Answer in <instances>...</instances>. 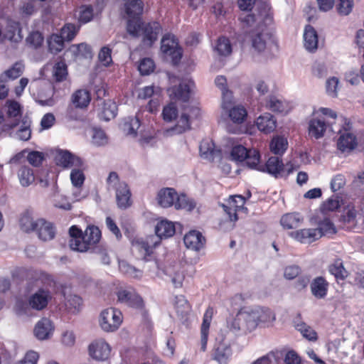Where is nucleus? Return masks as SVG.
Listing matches in <instances>:
<instances>
[{
	"instance_id": "obj_11",
	"label": "nucleus",
	"mask_w": 364,
	"mask_h": 364,
	"mask_svg": "<svg viewBox=\"0 0 364 364\" xmlns=\"http://www.w3.org/2000/svg\"><path fill=\"white\" fill-rule=\"evenodd\" d=\"M245 199L242 196L236 195L230 196L226 203L222 204L224 211L229 217L230 222H235L238 220L237 213L242 211L245 208Z\"/></svg>"
},
{
	"instance_id": "obj_59",
	"label": "nucleus",
	"mask_w": 364,
	"mask_h": 364,
	"mask_svg": "<svg viewBox=\"0 0 364 364\" xmlns=\"http://www.w3.org/2000/svg\"><path fill=\"white\" fill-rule=\"evenodd\" d=\"M296 329L300 331L302 336L309 341H315L317 340L316 332L306 323H301L297 324Z\"/></svg>"
},
{
	"instance_id": "obj_45",
	"label": "nucleus",
	"mask_w": 364,
	"mask_h": 364,
	"mask_svg": "<svg viewBox=\"0 0 364 364\" xmlns=\"http://www.w3.org/2000/svg\"><path fill=\"white\" fill-rule=\"evenodd\" d=\"M247 114L246 109L242 106H235L229 110V117L233 123L237 124H242Z\"/></svg>"
},
{
	"instance_id": "obj_23",
	"label": "nucleus",
	"mask_w": 364,
	"mask_h": 364,
	"mask_svg": "<svg viewBox=\"0 0 364 364\" xmlns=\"http://www.w3.org/2000/svg\"><path fill=\"white\" fill-rule=\"evenodd\" d=\"M340 133V136L338 139L337 146L341 152H350L353 150L357 146V139L355 136L348 131H344Z\"/></svg>"
},
{
	"instance_id": "obj_53",
	"label": "nucleus",
	"mask_w": 364,
	"mask_h": 364,
	"mask_svg": "<svg viewBox=\"0 0 364 364\" xmlns=\"http://www.w3.org/2000/svg\"><path fill=\"white\" fill-rule=\"evenodd\" d=\"M174 207L176 209H186L191 211L196 207V203L186 195L178 196L177 194Z\"/></svg>"
},
{
	"instance_id": "obj_63",
	"label": "nucleus",
	"mask_w": 364,
	"mask_h": 364,
	"mask_svg": "<svg viewBox=\"0 0 364 364\" xmlns=\"http://www.w3.org/2000/svg\"><path fill=\"white\" fill-rule=\"evenodd\" d=\"M154 61L150 58L143 59L139 65V70L143 75H149L154 70Z\"/></svg>"
},
{
	"instance_id": "obj_21",
	"label": "nucleus",
	"mask_w": 364,
	"mask_h": 364,
	"mask_svg": "<svg viewBox=\"0 0 364 364\" xmlns=\"http://www.w3.org/2000/svg\"><path fill=\"white\" fill-rule=\"evenodd\" d=\"M183 242L188 249L199 251L204 247L205 239L200 232L191 230L185 235Z\"/></svg>"
},
{
	"instance_id": "obj_1",
	"label": "nucleus",
	"mask_w": 364,
	"mask_h": 364,
	"mask_svg": "<svg viewBox=\"0 0 364 364\" xmlns=\"http://www.w3.org/2000/svg\"><path fill=\"white\" fill-rule=\"evenodd\" d=\"M240 20L243 32L250 35L252 44L255 50L261 52L267 46L275 43L272 33L261 26L262 23L267 26L272 21V16L267 6H264L257 14H246Z\"/></svg>"
},
{
	"instance_id": "obj_18",
	"label": "nucleus",
	"mask_w": 364,
	"mask_h": 364,
	"mask_svg": "<svg viewBox=\"0 0 364 364\" xmlns=\"http://www.w3.org/2000/svg\"><path fill=\"white\" fill-rule=\"evenodd\" d=\"M314 220L318 225V228L314 229L319 231L320 238L323 235H332L336 232V227L328 215L318 213Z\"/></svg>"
},
{
	"instance_id": "obj_49",
	"label": "nucleus",
	"mask_w": 364,
	"mask_h": 364,
	"mask_svg": "<svg viewBox=\"0 0 364 364\" xmlns=\"http://www.w3.org/2000/svg\"><path fill=\"white\" fill-rule=\"evenodd\" d=\"M266 107L272 112H284L287 105L281 99L276 96H269L266 102Z\"/></svg>"
},
{
	"instance_id": "obj_48",
	"label": "nucleus",
	"mask_w": 364,
	"mask_h": 364,
	"mask_svg": "<svg viewBox=\"0 0 364 364\" xmlns=\"http://www.w3.org/2000/svg\"><path fill=\"white\" fill-rule=\"evenodd\" d=\"M340 207V200L338 196H333L323 202L320 207L321 213L328 215V212L337 210Z\"/></svg>"
},
{
	"instance_id": "obj_34",
	"label": "nucleus",
	"mask_w": 364,
	"mask_h": 364,
	"mask_svg": "<svg viewBox=\"0 0 364 364\" xmlns=\"http://www.w3.org/2000/svg\"><path fill=\"white\" fill-rule=\"evenodd\" d=\"M4 37L11 42H20L23 38L20 24L15 21L10 22L7 26Z\"/></svg>"
},
{
	"instance_id": "obj_25",
	"label": "nucleus",
	"mask_w": 364,
	"mask_h": 364,
	"mask_svg": "<svg viewBox=\"0 0 364 364\" xmlns=\"http://www.w3.org/2000/svg\"><path fill=\"white\" fill-rule=\"evenodd\" d=\"M224 339L216 345L213 353V358L220 364H227L232 354L230 343L225 341L227 335H224Z\"/></svg>"
},
{
	"instance_id": "obj_32",
	"label": "nucleus",
	"mask_w": 364,
	"mask_h": 364,
	"mask_svg": "<svg viewBox=\"0 0 364 364\" xmlns=\"http://www.w3.org/2000/svg\"><path fill=\"white\" fill-rule=\"evenodd\" d=\"M303 220V218L299 213H291L284 215L280 223L285 229H295L300 226Z\"/></svg>"
},
{
	"instance_id": "obj_41",
	"label": "nucleus",
	"mask_w": 364,
	"mask_h": 364,
	"mask_svg": "<svg viewBox=\"0 0 364 364\" xmlns=\"http://www.w3.org/2000/svg\"><path fill=\"white\" fill-rule=\"evenodd\" d=\"M328 270L337 279H345L348 274L341 259H336L333 264L329 265Z\"/></svg>"
},
{
	"instance_id": "obj_16",
	"label": "nucleus",
	"mask_w": 364,
	"mask_h": 364,
	"mask_svg": "<svg viewBox=\"0 0 364 364\" xmlns=\"http://www.w3.org/2000/svg\"><path fill=\"white\" fill-rule=\"evenodd\" d=\"M56 164L64 168H80L83 162L80 158L73 155L68 151L60 150L55 156Z\"/></svg>"
},
{
	"instance_id": "obj_40",
	"label": "nucleus",
	"mask_w": 364,
	"mask_h": 364,
	"mask_svg": "<svg viewBox=\"0 0 364 364\" xmlns=\"http://www.w3.org/2000/svg\"><path fill=\"white\" fill-rule=\"evenodd\" d=\"M18 177L20 183L23 187H27L35 181L33 170L27 166H22L18 171Z\"/></svg>"
},
{
	"instance_id": "obj_52",
	"label": "nucleus",
	"mask_w": 364,
	"mask_h": 364,
	"mask_svg": "<svg viewBox=\"0 0 364 364\" xmlns=\"http://www.w3.org/2000/svg\"><path fill=\"white\" fill-rule=\"evenodd\" d=\"M140 127L139 119L137 117H131L126 120L123 124V129L127 135L136 136V131Z\"/></svg>"
},
{
	"instance_id": "obj_35",
	"label": "nucleus",
	"mask_w": 364,
	"mask_h": 364,
	"mask_svg": "<svg viewBox=\"0 0 364 364\" xmlns=\"http://www.w3.org/2000/svg\"><path fill=\"white\" fill-rule=\"evenodd\" d=\"M38 223V218H33L28 213L23 214L19 220L21 229L27 233L35 232Z\"/></svg>"
},
{
	"instance_id": "obj_39",
	"label": "nucleus",
	"mask_w": 364,
	"mask_h": 364,
	"mask_svg": "<svg viewBox=\"0 0 364 364\" xmlns=\"http://www.w3.org/2000/svg\"><path fill=\"white\" fill-rule=\"evenodd\" d=\"M68 70L66 64L63 61H59L55 64L52 71V80L54 82H60L66 79Z\"/></svg>"
},
{
	"instance_id": "obj_57",
	"label": "nucleus",
	"mask_w": 364,
	"mask_h": 364,
	"mask_svg": "<svg viewBox=\"0 0 364 364\" xmlns=\"http://www.w3.org/2000/svg\"><path fill=\"white\" fill-rule=\"evenodd\" d=\"M79 28L74 24L68 23L65 25L60 31L59 35L64 41H72L78 31Z\"/></svg>"
},
{
	"instance_id": "obj_54",
	"label": "nucleus",
	"mask_w": 364,
	"mask_h": 364,
	"mask_svg": "<svg viewBox=\"0 0 364 364\" xmlns=\"http://www.w3.org/2000/svg\"><path fill=\"white\" fill-rule=\"evenodd\" d=\"M144 23H142L139 18L133 17L127 21V31L134 37L141 36V27Z\"/></svg>"
},
{
	"instance_id": "obj_60",
	"label": "nucleus",
	"mask_w": 364,
	"mask_h": 364,
	"mask_svg": "<svg viewBox=\"0 0 364 364\" xmlns=\"http://www.w3.org/2000/svg\"><path fill=\"white\" fill-rule=\"evenodd\" d=\"M161 90L159 87H154V86H147L144 87L138 95V97L140 99L146 100L151 97L153 98L160 96Z\"/></svg>"
},
{
	"instance_id": "obj_15",
	"label": "nucleus",
	"mask_w": 364,
	"mask_h": 364,
	"mask_svg": "<svg viewBox=\"0 0 364 364\" xmlns=\"http://www.w3.org/2000/svg\"><path fill=\"white\" fill-rule=\"evenodd\" d=\"M110 346L104 340L94 341L89 346L90 355L97 360H105L109 356Z\"/></svg>"
},
{
	"instance_id": "obj_47",
	"label": "nucleus",
	"mask_w": 364,
	"mask_h": 364,
	"mask_svg": "<svg viewBox=\"0 0 364 364\" xmlns=\"http://www.w3.org/2000/svg\"><path fill=\"white\" fill-rule=\"evenodd\" d=\"M65 307L71 313H77L80 311L82 305V299L75 294H69L65 297Z\"/></svg>"
},
{
	"instance_id": "obj_12",
	"label": "nucleus",
	"mask_w": 364,
	"mask_h": 364,
	"mask_svg": "<svg viewBox=\"0 0 364 364\" xmlns=\"http://www.w3.org/2000/svg\"><path fill=\"white\" fill-rule=\"evenodd\" d=\"M315 116L309 123V134L311 137H314L316 139L323 137L328 127L331 131L335 132L333 128V122L326 121L325 119L321 118L319 115Z\"/></svg>"
},
{
	"instance_id": "obj_26",
	"label": "nucleus",
	"mask_w": 364,
	"mask_h": 364,
	"mask_svg": "<svg viewBox=\"0 0 364 364\" xmlns=\"http://www.w3.org/2000/svg\"><path fill=\"white\" fill-rule=\"evenodd\" d=\"M177 192L171 188H161L157 193L158 204L162 208H169L175 205Z\"/></svg>"
},
{
	"instance_id": "obj_22",
	"label": "nucleus",
	"mask_w": 364,
	"mask_h": 364,
	"mask_svg": "<svg viewBox=\"0 0 364 364\" xmlns=\"http://www.w3.org/2000/svg\"><path fill=\"white\" fill-rule=\"evenodd\" d=\"M53 330L52 321L48 318H43L36 324L33 333L38 340H46L51 336Z\"/></svg>"
},
{
	"instance_id": "obj_7",
	"label": "nucleus",
	"mask_w": 364,
	"mask_h": 364,
	"mask_svg": "<svg viewBox=\"0 0 364 364\" xmlns=\"http://www.w3.org/2000/svg\"><path fill=\"white\" fill-rule=\"evenodd\" d=\"M254 168L261 171H267L275 177L287 176L294 169L293 164L291 163L284 165L278 156L270 157L265 165L259 164V161Z\"/></svg>"
},
{
	"instance_id": "obj_31",
	"label": "nucleus",
	"mask_w": 364,
	"mask_h": 364,
	"mask_svg": "<svg viewBox=\"0 0 364 364\" xmlns=\"http://www.w3.org/2000/svg\"><path fill=\"white\" fill-rule=\"evenodd\" d=\"M6 120L12 125V128L16 127L21 118V106L20 105L14 101L8 102L6 103Z\"/></svg>"
},
{
	"instance_id": "obj_28",
	"label": "nucleus",
	"mask_w": 364,
	"mask_h": 364,
	"mask_svg": "<svg viewBox=\"0 0 364 364\" xmlns=\"http://www.w3.org/2000/svg\"><path fill=\"white\" fill-rule=\"evenodd\" d=\"M312 294L317 299H323L328 291V283L322 277H316L310 285Z\"/></svg>"
},
{
	"instance_id": "obj_43",
	"label": "nucleus",
	"mask_w": 364,
	"mask_h": 364,
	"mask_svg": "<svg viewBox=\"0 0 364 364\" xmlns=\"http://www.w3.org/2000/svg\"><path fill=\"white\" fill-rule=\"evenodd\" d=\"M215 51L220 56L226 57L230 55L232 53V45L230 40L225 37L218 38L215 47Z\"/></svg>"
},
{
	"instance_id": "obj_14",
	"label": "nucleus",
	"mask_w": 364,
	"mask_h": 364,
	"mask_svg": "<svg viewBox=\"0 0 364 364\" xmlns=\"http://www.w3.org/2000/svg\"><path fill=\"white\" fill-rule=\"evenodd\" d=\"M117 301L129 306L141 308L143 305L141 298L132 289H120L117 292Z\"/></svg>"
},
{
	"instance_id": "obj_64",
	"label": "nucleus",
	"mask_w": 364,
	"mask_h": 364,
	"mask_svg": "<svg viewBox=\"0 0 364 364\" xmlns=\"http://www.w3.org/2000/svg\"><path fill=\"white\" fill-rule=\"evenodd\" d=\"M338 11L340 14L346 16L348 15L353 9V0H338Z\"/></svg>"
},
{
	"instance_id": "obj_24",
	"label": "nucleus",
	"mask_w": 364,
	"mask_h": 364,
	"mask_svg": "<svg viewBox=\"0 0 364 364\" xmlns=\"http://www.w3.org/2000/svg\"><path fill=\"white\" fill-rule=\"evenodd\" d=\"M35 232L43 241H49L54 238L55 230L53 225L43 218H38V228Z\"/></svg>"
},
{
	"instance_id": "obj_46",
	"label": "nucleus",
	"mask_w": 364,
	"mask_h": 364,
	"mask_svg": "<svg viewBox=\"0 0 364 364\" xmlns=\"http://www.w3.org/2000/svg\"><path fill=\"white\" fill-rule=\"evenodd\" d=\"M64 40L58 34H53L48 39V48L50 53H58L64 48Z\"/></svg>"
},
{
	"instance_id": "obj_10",
	"label": "nucleus",
	"mask_w": 364,
	"mask_h": 364,
	"mask_svg": "<svg viewBox=\"0 0 364 364\" xmlns=\"http://www.w3.org/2000/svg\"><path fill=\"white\" fill-rule=\"evenodd\" d=\"M161 50L173 64H177L182 57L181 48L173 35L167 34L162 38Z\"/></svg>"
},
{
	"instance_id": "obj_6",
	"label": "nucleus",
	"mask_w": 364,
	"mask_h": 364,
	"mask_svg": "<svg viewBox=\"0 0 364 364\" xmlns=\"http://www.w3.org/2000/svg\"><path fill=\"white\" fill-rule=\"evenodd\" d=\"M230 157L232 161H245L250 168H255L260 160V155L257 150L247 149L242 145L234 146L230 151Z\"/></svg>"
},
{
	"instance_id": "obj_4",
	"label": "nucleus",
	"mask_w": 364,
	"mask_h": 364,
	"mask_svg": "<svg viewBox=\"0 0 364 364\" xmlns=\"http://www.w3.org/2000/svg\"><path fill=\"white\" fill-rule=\"evenodd\" d=\"M239 317L246 331L250 332L260 323H269L275 320V314L270 309L259 306L242 309L239 311Z\"/></svg>"
},
{
	"instance_id": "obj_50",
	"label": "nucleus",
	"mask_w": 364,
	"mask_h": 364,
	"mask_svg": "<svg viewBox=\"0 0 364 364\" xmlns=\"http://www.w3.org/2000/svg\"><path fill=\"white\" fill-rule=\"evenodd\" d=\"M23 68L24 66L22 63H16L10 69L1 74V79L15 80L22 74Z\"/></svg>"
},
{
	"instance_id": "obj_38",
	"label": "nucleus",
	"mask_w": 364,
	"mask_h": 364,
	"mask_svg": "<svg viewBox=\"0 0 364 364\" xmlns=\"http://www.w3.org/2000/svg\"><path fill=\"white\" fill-rule=\"evenodd\" d=\"M174 305L178 316L181 318H186L191 311V306L184 296H176Z\"/></svg>"
},
{
	"instance_id": "obj_56",
	"label": "nucleus",
	"mask_w": 364,
	"mask_h": 364,
	"mask_svg": "<svg viewBox=\"0 0 364 364\" xmlns=\"http://www.w3.org/2000/svg\"><path fill=\"white\" fill-rule=\"evenodd\" d=\"M108 142V139L105 132L100 128L92 129V143L97 146H104Z\"/></svg>"
},
{
	"instance_id": "obj_58",
	"label": "nucleus",
	"mask_w": 364,
	"mask_h": 364,
	"mask_svg": "<svg viewBox=\"0 0 364 364\" xmlns=\"http://www.w3.org/2000/svg\"><path fill=\"white\" fill-rule=\"evenodd\" d=\"M26 41L29 46L38 48L41 46L43 42V36L39 31H32L27 36Z\"/></svg>"
},
{
	"instance_id": "obj_33",
	"label": "nucleus",
	"mask_w": 364,
	"mask_h": 364,
	"mask_svg": "<svg viewBox=\"0 0 364 364\" xmlns=\"http://www.w3.org/2000/svg\"><path fill=\"white\" fill-rule=\"evenodd\" d=\"M226 328L228 333L237 335L239 332H247L243 322L239 317V311L235 316H230L226 320Z\"/></svg>"
},
{
	"instance_id": "obj_44",
	"label": "nucleus",
	"mask_w": 364,
	"mask_h": 364,
	"mask_svg": "<svg viewBox=\"0 0 364 364\" xmlns=\"http://www.w3.org/2000/svg\"><path fill=\"white\" fill-rule=\"evenodd\" d=\"M288 142L286 138L277 136L270 143V149L275 154H282L287 149Z\"/></svg>"
},
{
	"instance_id": "obj_13",
	"label": "nucleus",
	"mask_w": 364,
	"mask_h": 364,
	"mask_svg": "<svg viewBox=\"0 0 364 364\" xmlns=\"http://www.w3.org/2000/svg\"><path fill=\"white\" fill-rule=\"evenodd\" d=\"M51 299L52 296L49 290L39 289L29 296L28 302L31 309L41 311L46 308Z\"/></svg>"
},
{
	"instance_id": "obj_42",
	"label": "nucleus",
	"mask_w": 364,
	"mask_h": 364,
	"mask_svg": "<svg viewBox=\"0 0 364 364\" xmlns=\"http://www.w3.org/2000/svg\"><path fill=\"white\" fill-rule=\"evenodd\" d=\"M117 107L115 102L112 100L105 101L102 108L100 117L105 121H109L115 117L117 114Z\"/></svg>"
},
{
	"instance_id": "obj_29",
	"label": "nucleus",
	"mask_w": 364,
	"mask_h": 364,
	"mask_svg": "<svg viewBox=\"0 0 364 364\" xmlns=\"http://www.w3.org/2000/svg\"><path fill=\"white\" fill-rule=\"evenodd\" d=\"M304 41L305 48L309 52H314L318 48V35L316 30L310 25L305 27Z\"/></svg>"
},
{
	"instance_id": "obj_17",
	"label": "nucleus",
	"mask_w": 364,
	"mask_h": 364,
	"mask_svg": "<svg viewBox=\"0 0 364 364\" xmlns=\"http://www.w3.org/2000/svg\"><path fill=\"white\" fill-rule=\"evenodd\" d=\"M192 82H183L178 86H173L168 89V93L171 100H181L187 102L192 92Z\"/></svg>"
},
{
	"instance_id": "obj_3",
	"label": "nucleus",
	"mask_w": 364,
	"mask_h": 364,
	"mask_svg": "<svg viewBox=\"0 0 364 364\" xmlns=\"http://www.w3.org/2000/svg\"><path fill=\"white\" fill-rule=\"evenodd\" d=\"M69 234L70 249L80 252L90 250V247L98 242L101 237L100 230L95 226L87 227L82 234L81 230L73 225L70 228Z\"/></svg>"
},
{
	"instance_id": "obj_5",
	"label": "nucleus",
	"mask_w": 364,
	"mask_h": 364,
	"mask_svg": "<svg viewBox=\"0 0 364 364\" xmlns=\"http://www.w3.org/2000/svg\"><path fill=\"white\" fill-rule=\"evenodd\" d=\"M108 188L115 190L117 203L119 208L126 209L131 205V193L127 184L124 181H120L118 174L114 172H110L107 179Z\"/></svg>"
},
{
	"instance_id": "obj_20",
	"label": "nucleus",
	"mask_w": 364,
	"mask_h": 364,
	"mask_svg": "<svg viewBox=\"0 0 364 364\" xmlns=\"http://www.w3.org/2000/svg\"><path fill=\"white\" fill-rule=\"evenodd\" d=\"M289 235L303 244H310L320 238L319 231L314 228H304L293 231L290 232Z\"/></svg>"
},
{
	"instance_id": "obj_9",
	"label": "nucleus",
	"mask_w": 364,
	"mask_h": 364,
	"mask_svg": "<svg viewBox=\"0 0 364 364\" xmlns=\"http://www.w3.org/2000/svg\"><path fill=\"white\" fill-rule=\"evenodd\" d=\"M122 322V315L120 311L109 308L102 311L100 317V324L102 329L107 332H112L118 329Z\"/></svg>"
},
{
	"instance_id": "obj_8",
	"label": "nucleus",
	"mask_w": 364,
	"mask_h": 364,
	"mask_svg": "<svg viewBox=\"0 0 364 364\" xmlns=\"http://www.w3.org/2000/svg\"><path fill=\"white\" fill-rule=\"evenodd\" d=\"M159 243V239L154 235H149L146 238L136 237L132 242V250L138 258L146 259L151 257L153 249Z\"/></svg>"
},
{
	"instance_id": "obj_62",
	"label": "nucleus",
	"mask_w": 364,
	"mask_h": 364,
	"mask_svg": "<svg viewBox=\"0 0 364 364\" xmlns=\"http://www.w3.org/2000/svg\"><path fill=\"white\" fill-rule=\"evenodd\" d=\"M79 21L82 23H87L93 18V10L90 6H82L79 10Z\"/></svg>"
},
{
	"instance_id": "obj_36",
	"label": "nucleus",
	"mask_w": 364,
	"mask_h": 364,
	"mask_svg": "<svg viewBox=\"0 0 364 364\" xmlns=\"http://www.w3.org/2000/svg\"><path fill=\"white\" fill-rule=\"evenodd\" d=\"M72 102L76 107H86L90 102V95L86 90H78L72 95Z\"/></svg>"
},
{
	"instance_id": "obj_51",
	"label": "nucleus",
	"mask_w": 364,
	"mask_h": 364,
	"mask_svg": "<svg viewBox=\"0 0 364 364\" xmlns=\"http://www.w3.org/2000/svg\"><path fill=\"white\" fill-rule=\"evenodd\" d=\"M125 8L127 15L136 17L142 14L143 3L141 0H132L125 4Z\"/></svg>"
},
{
	"instance_id": "obj_37",
	"label": "nucleus",
	"mask_w": 364,
	"mask_h": 364,
	"mask_svg": "<svg viewBox=\"0 0 364 364\" xmlns=\"http://www.w3.org/2000/svg\"><path fill=\"white\" fill-rule=\"evenodd\" d=\"M200 153L201 156L209 160H214L215 157L219 156V151L214 149V144L208 140H203L200 142Z\"/></svg>"
},
{
	"instance_id": "obj_61",
	"label": "nucleus",
	"mask_w": 364,
	"mask_h": 364,
	"mask_svg": "<svg viewBox=\"0 0 364 364\" xmlns=\"http://www.w3.org/2000/svg\"><path fill=\"white\" fill-rule=\"evenodd\" d=\"M70 180L75 188L80 187L85 181V176L82 170L79 169V168L74 167L70 173Z\"/></svg>"
},
{
	"instance_id": "obj_55",
	"label": "nucleus",
	"mask_w": 364,
	"mask_h": 364,
	"mask_svg": "<svg viewBox=\"0 0 364 364\" xmlns=\"http://www.w3.org/2000/svg\"><path fill=\"white\" fill-rule=\"evenodd\" d=\"M119 270L124 274L137 278L141 276V272L136 269L135 267L131 265L125 260H120L119 262Z\"/></svg>"
},
{
	"instance_id": "obj_2",
	"label": "nucleus",
	"mask_w": 364,
	"mask_h": 364,
	"mask_svg": "<svg viewBox=\"0 0 364 364\" xmlns=\"http://www.w3.org/2000/svg\"><path fill=\"white\" fill-rule=\"evenodd\" d=\"M200 108L194 105H186L182 109L181 115L178 117V110L174 103L171 102L164 107L162 112L163 119L166 122H172L177 119V123L173 128L176 133L181 134L191 128V121L200 117Z\"/></svg>"
},
{
	"instance_id": "obj_19",
	"label": "nucleus",
	"mask_w": 364,
	"mask_h": 364,
	"mask_svg": "<svg viewBox=\"0 0 364 364\" xmlns=\"http://www.w3.org/2000/svg\"><path fill=\"white\" fill-rule=\"evenodd\" d=\"M161 31V28L158 22L144 23L141 27V35L143 36L144 44L151 46L157 40Z\"/></svg>"
},
{
	"instance_id": "obj_30",
	"label": "nucleus",
	"mask_w": 364,
	"mask_h": 364,
	"mask_svg": "<svg viewBox=\"0 0 364 364\" xmlns=\"http://www.w3.org/2000/svg\"><path fill=\"white\" fill-rule=\"evenodd\" d=\"M156 237L159 239V242L163 237H169L174 235L175 227L172 222L164 220L157 223L155 228Z\"/></svg>"
},
{
	"instance_id": "obj_27",
	"label": "nucleus",
	"mask_w": 364,
	"mask_h": 364,
	"mask_svg": "<svg viewBox=\"0 0 364 364\" xmlns=\"http://www.w3.org/2000/svg\"><path fill=\"white\" fill-rule=\"evenodd\" d=\"M256 125L259 130L269 134L276 129L277 121L271 114L265 113L257 119Z\"/></svg>"
}]
</instances>
